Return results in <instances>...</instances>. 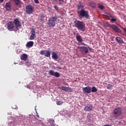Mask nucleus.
Masks as SVG:
<instances>
[{
	"label": "nucleus",
	"instance_id": "obj_40",
	"mask_svg": "<svg viewBox=\"0 0 126 126\" xmlns=\"http://www.w3.org/2000/svg\"><path fill=\"white\" fill-rule=\"evenodd\" d=\"M108 16H109L110 17H112V15H111V14H110V13H108Z\"/></svg>",
	"mask_w": 126,
	"mask_h": 126
},
{
	"label": "nucleus",
	"instance_id": "obj_9",
	"mask_svg": "<svg viewBox=\"0 0 126 126\" xmlns=\"http://www.w3.org/2000/svg\"><path fill=\"white\" fill-rule=\"evenodd\" d=\"M85 112H90L93 110V104H88L84 108Z\"/></svg>",
	"mask_w": 126,
	"mask_h": 126
},
{
	"label": "nucleus",
	"instance_id": "obj_11",
	"mask_svg": "<svg viewBox=\"0 0 126 126\" xmlns=\"http://www.w3.org/2000/svg\"><path fill=\"white\" fill-rule=\"evenodd\" d=\"M82 89L84 93H87L88 94L91 93V88L90 87H83Z\"/></svg>",
	"mask_w": 126,
	"mask_h": 126
},
{
	"label": "nucleus",
	"instance_id": "obj_8",
	"mask_svg": "<svg viewBox=\"0 0 126 126\" xmlns=\"http://www.w3.org/2000/svg\"><path fill=\"white\" fill-rule=\"evenodd\" d=\"M110 28L112 29L113 31L116 32V33H122V31L120 28L118 27V26H116V25H110Z\"/></svg>",
	"mask_w": 126,
	"mask_h": 126
},
{
	"label": "nucleus",
	"instance_id": "obj_13",
	"mask_svg": "<svg viewBox=\"0 0 126 126\" xmlns=\"http://www.w3.org/2000/svg\"><path fill=\"white\" fill-rule=\"evenodd\" d=\"M31 32H32V34L30 37V39L34 40V38H35V36H36V32H35V29L34 28L32 29Z\"/></svg>",
	"mask_w": 126,
	"mask_h": 126
},
{
	"label": "nucleus",
	"instance_id": "obj_19",
	"mask_svg": "<svg viewBox=\"0 0 126 126\" xmlns=\"http://www.w3.org/2000/svg\"><path fill=\"white\" fill-rule=\"evenodd\" d=\"M116 40L117 43H119V44H123V43H124V41L123 40V39L121 38V37H116Z\"/></svg>",
	"mask_w": 126,
	"mask_h": 126
},
{
	"label": "nucleus",
	"instance_id": "obj_7",
	"mask_svg": "<svg viewBox=\"0 0 126 126\" xmlns=\"http://www.w3.org/2000/svg\"><path fill=\"white\" fill-rule=\"evenodd\" d=\"M34 11V7L32 5H28L26 7V12L27 14H32Z\"/></svg>",
	"mask_w": 126,
	"mask_h": 126
},
{
	"label": "nucleus",
	"instance_id": "obj_6",
	"mask_svg": "<svg viewBox=\"0 0 126 126\" xmlns=\"http://www.w3.org/2000/svg\"><path fill=\"white\" fill-rule=\"evenodd\" d=\"M13 24L15 25V28H16L17 30H19V27H21V22H20V20L18 18L14 19L13 21Z\"/></svg>",
	"mask_w": 126,
	"mask_h": 126
},
{
	"label": "nucleus",
	"instance_id": "obj_24",
	"mask_svg": "<svg viewBox=\"0 0 126 126\" xmlns=\"http://www.w3.org/2000/svg\"><path fill=\"white\" fill-rule=\"evenodd\" d=\"M97 6L98 8L101 9V10H103V9H105V7L103 5L101 4L100 3L97 4Z\"/></svg>",
	"mask_w": 126,
	"mask_h": 126
},
{
	"label": "nucleus",
	"instance_id": "obj_43",
	"mask_svg": "<svg viewBox=\"0 0 126 126\" xmlns=\"http://www.w3.org/2000/svg\"><path fill=\"white\" fill-rule=\"evenodd\" d=\"M90 51H94V50H93V49H92V48H90Z\"/></svg>",
	"mask_w": 126,
	"mask_h": 126
},
{
	"label": "nucleus",
	"instance_id": "obj_26",
	"mask_svg": "<svg viewBox=\"0 0 126 126\" xmlns=\"http://www.w3.org/2000/svg\"><path fill=\"white\" fill-rule=\"evenodd\" d=\"M98 90H97V88H96V87H93L91 89V92L95 93L97 92Z\"/></svg>",
	"mask_w": 126,
	"mask_h": 126
},
{
	"label": "nucleus",
	"instance_id": "obj_34",
	"mask_svg": "<svg viewBox=\"0 0 126 126\" xmlns=\"http://www.w3.org/2000/svg\"><path fill=\"white\" fill-rule=\"evenodd\" d=\"M111 22H115V21H117V19L112 18V19H111Z\"/></svg>",
	"mask_w": 126,
	"mask_h": 126
},
{
	"label": "nucleus",
	"instance_id": "obj_3",
	"mask_svg": "<svg viewBox=\"0 0 126 126\" xmlns=\"http://www.w3.org/2000/svg\"><path fill=\"white\" fill-rule=\"evenodd\" d=\"M7 28L9 31H15V32L18 31L13 21H10L7 23Z\"/></svg>",
	"mask_w": 126,
	"mask_h": 126
},
{
	"label": "nucleus",
	"instance_id": "obj_25",
	"mask_svg": "<svg viewBox=\"0 0 126 126\" xmlns=\"http://www.w3.org/2000/svg\"><path fill=\"white\" fill-rule=\"evenodd\" d=\"M44 56L46 57V58H50L51 57V52L49 51H47L45 54Z\"/></svg>",
	"mask_w": 126,
	"mask_h": 126
},
{
	"label": "nucleus",
	"instance_id": "obj_15",
	"mask_svg": "<svg viewBox=\"0 0 126 126\" xmlns=\"http://www.w3.org/2000/svg\"><path fill=\"white\" fill-rule=\"evenodd\" d=\"M5 8L7 11H9L11 9V3L10 1L6 2L5 5Z\"/></svg>",
	"mask_w": 126,
	"mask_h": 126
},
{
	"label": "nucleus",
	"instance_id": "obj_44",
	"mask_svg": "<svg viewBox=\"0 0 126 126\" xmlns=\"http://www.w3.org/2000/svg\"><path fill=\"white\" fill-rule=\"evenodd\" d=\"M51 126H55V124H51Z\"/></svg>",
	"mask_w": 126,
	"mask_h": 126
},
{
	"label": "nucleus",
	"instance_id": "obj_18",
	"mask_svg": "<svg viewBox=\"0 0 126 126\" xmlns=\"http://www.w3.org/2000/svg\"><path fill=\"white\" fill-rule=\"evenodd\" d=\"M61 89L63 91H68V92H70V91H71V88H68L67 87H62Z\"/></svg>",
	"mask_w": 126,
	"mask_h": 126
},
{
	"label": "nucleus",
	"instance_id": "obj_4",
	"mask_svg": "<svg viewBox=\"0 0 126 126\" xmlns=\"http://www.w3.org/2000/svg\"><path fill=\"white\" fill-rule=\"evenodd\" d=\"M58 20V17L55 16L50 18L48 20V25L49 27H54L56 25V21Z\"/></svg>",
	"mask_w": 126,
	"mask_h": 126
},
{
	"label": "nucleus",
	"instance_id": "obj_41",
	"mask_svg": "<svg viewBox=\"0 0 126 126\" xmlns=\"http://www.w3.org/2000/svg\"><path fill=\"white\" fill-rule=\"evenodd\" d=\"M104 126H112V125L107 124V125H105Z\"/></svg>",
	"mask_w": 126,
	"mask_h": 126
},
{
	"label": "nucleus",
	"instance_id": "obj_45",
	"mask_svg": "<svg viewBox=\"0 0 126 126\" xmlns=\"http://www.w3.org/2000/svg\"><path fill=\"white\" fill-rule=\"evenodd\" d=\"M37 118H39V115H37Z\"/></svg>",
	"mask_w": 126,
	"mask_h": 126
},
{
	"label": "nucleus",
	"instance_id": "obj_37",
	"mask_svg": "<svg viewBox=\"0 0 126 126\" xmlns=\"http://www.w3.org/2000/svg\"><path fill=\"white\" fill-rule=\"evenodd\" d=\"M34 1L35 3H39V0H34Z\"/></svg>",
	"mask_w": 126,
	"mask_h": 126
},
{
	"label": "nucleus",
	"instance_id": "obj_42",
	"mask_svg": "<svg viewBox=\"0 0 126 126\" xmlns=\"http://www.w3.org/2000/svg\"><path fill=\"white\" fill-rule=\"evenodd\" d=\"M4 0H0V2H3Z\"/></svg>",
	"mask_w": 126,
	"mask_h": 126
},
{
	"label": "nucleus",
	"instance_id": "obj_27",
	"mask_svg": "<svg viewBox=\"0 0 126 126\" xmlns=\"http://www.w3.org/2000/svg\"><path fill=\"white\" fill-rule=\"evenodd\" d=\"M106 87L107 89H113V86L110 84H108Z\"/></svg>",
	"mask_w": 126,
	"mask_h": 126
},
{
	"label": "nucleus",
	"instance_id": "obj_28",
	"mask_svg": "<svg viewBox=\"0 0 126 126\" xmlns=\"http://www.w3.org/2000/svg\"><path fill=\"white\" fill-rule=\"evenodd\" d=\"M119 116H117L116 115H113L111 117V121H114L115 120H117V117Z\"/></svg>",
	"mask_w": 126,
	"mask_h": 126
},
{
	"label": "nucleus",
	"instance_id": "obj_21",
	"mask_svg": "<svg viewBox=\"0 0 126 126\" xmlns=\"http://www.w3.org/2000/svg\"><path fill=\"white\" fill-rule=\"evenodd\" d=\"M52 58L53 60H58V55L57 54V53H56L55 52H53L52 53Z\"/></svg>",
	"mask_w": 126,
	"mask_h": 126
},
{
	"label": "nucleus",
	"instance_id": "obj_23",
	"mask_svg": "<svg viewBox=\"0 0 126 126\" xmlns=\"http://www.w3.org/2000/svg\"><path fill=\"white\" fill-rule=\"evenodd\" d=\"M83 7H84V5L81 2H80L78 5V9H83Z\"/></svg>",
	"mask_w": 126,
	"mask_h": 126
},
{
	"label": "nucleus",
	"instance_id": "obj_46",
	"mask_svg": "<svg viewBox=\"0 0 126 126\" xmlns=\"http://www.w3.org/2000/svg\"><path fill=\"white\" fill-rule=\"evenodd\" d=\"M24 0V1H26V0Z\"/></svg>",
	"mask_w": 126,
	"mask_h": 126
},
{
	"label": "nucleus",
	"instance_id": "obj_32",
	"mask_svg": "<svg viewBox=\"0 0 126 126\" xmlns=\"http://www.w3.org/2000/svg\"><path fill=\"white\" fill-rule=\"evenodd\" d=\"M54 8L56 9V11H58V12L59 11V10H59V8L58 7V6L55 5V6H54Z\"/></svg>",
	"mask_w": 126,
	"mask_h": 126
},
{
	"label": "nucleus",
	"instance_id": "obj_16",
	"mask_svg": "<svg viewBox=\"0 0 126 126\" xmlns=\"http://www.w3.org/2000/svg\"><path fill=\"white\" fill-rule=\"evenodd\" d=\"M34 45V42L33 41H29L26 45V46L27 48H32V47H33V45Z\"/></svg>",
	"mask_w": 126,
	"mask_h": 126
},
{
	"label": "nucleus",
	"instance_id": "obj_35",
	"mask_svg": "<svg viewBox=\"0 0 126 126\" xmlns=\"http://www.w3.org/2000/svg\"><path fill=\"white\" fill-rule=\"evenodd\" d=\"M60 4H63V0H59Z\"/></svg>",
	"mask_w": 126,
	"mask_h": 126
},
{
	"label": "nucleus",
	"instance_id": "obj_20",
	"mask_svg": "<svg viewBox=\"0 0 126 126\" xmlns=\"http://www.w3.org/2000/svg\"><path fill=\"white\" fill-rule=\"evenodd\" d=\"M89 4V6H90L91 7H92L93 8H95V7H96V3H94V2H93V1L90 2Z\"/></svg>",
	"mask_w": 126,
	"mask_h": 126
},
{
	"label": "nucleus",
	"instance_id": "obj_33",
	"mask_svg": "<svg viewBox=\"0 0 126 126\" xmlns=\"http://www.w3.org/2000/svg\"><path fill=\"white\" fill-rule=\"evenodd\" d=\"M26 64L28 66H30L31 65V63H30V62H29L28 61L26 62Z\"/></svg>",
	"mask_w": 126,
	"mask_h": 126
},
{
	"label": "nucleus",
	"instance_id": "obj_48",
	"mask_svg": "<svg viewBox=\"0 0 126 126\" xmlns=\"http://www.w3.org/2000/svg\"><path fill=\"white\" fill-rule=\"evenodd\" d=\"M82 45H84V43H82Z\"/></svg>",
	"mask_w": 126,
	"mask_h": 126
},
{
	"label": "nucleus",
	"instance_id": "obj_10",
	"mask_svg": "<svg viewBox=\"0 0 126 126\" xmlns=\"http://www.w3.org/2000/svg\"><path fill=\"white\" fill-rule=\"evenodd\" d=\"M49 74L50 75H52V76H55L56 77H60V76H61L60 73L58 72H55V71L53 70H50L49 71Z\"/></svg>",
	"mask_w": 126,
	"mask_h": 126
},
{
	"label": "nucleus",
	"instance_id": "obj_31",
	"mask_svg": "<svg viewBox=\"0 0 126 126\" xmlns=\"http://www.w3.org/2000/svg\"><path fill=\"white\" fill-rule=\"evenodd\" d=\"M46 52H45V51L44 50H41L40 51V55H41L42 56H44V55H45Z\"/></svg>",
	"mask_w": 126,
	"mask_h": 126
},
{
	"label": "nucleus",
	"instance_id": "obj_47",
	"mask_svg": "<svg viewBox=\"0 0 126 126\" xmlns=\"http://www.w3.org/2000/svg\"><path fill=\"white\" fill-rule=\"evenodd\" d=\"M125 101H126V97H125Z\"/></svg>",
	"mask_w": 126,
	"mask_h": 126
},
{
	"label": "nucleus",
	"instance_id": "obj_22",
	"mask_svg": "<svg viewBox=\"0 0 126 126\" xmlns=\"http://www.w3.org/2000/svg\"><path fill=\"white\" fill-rule=\"evenodd\" d=\"M14 1L15 4L16 5L19 6L21 4V1L20 0H12Z\"/></svg>",
	"mask_w": 126,
	"mask_h": 126
},
{
	"label": "nucleus",
	"instance_id": "obj_12",
	"mask_svg": "<svg viewBox=\"0 0 126 126\" xmlns=\"http://www.w3.org/2000/svg\"><path fill=\"white\" fill-rule=\"evenodd\" d=\"M80 51L82 54L85 55L88 53V48L85 46H82L80 47Z\"/></svg>",
	"mask_w": 126,
	"mask_h": 126
},
{
	"label": "nucleus",
	"instance_id": "obj_39",
	"mask_svg": "<svg viewBox=\"0 0 126 126\" xmlns=\"http://www.w3.org/2000/svg\"><path fill=\"white\" fill-rule=\"evenodd\" d=\"M90 117H91L90 115V114L88 115L87 116V119H90Z\"/></svg>",
	"mask_w": 126,
	"mask_h": 126
},
{
	"label": "nucleus",
	"instance_id": "obj_1",
	"mask_svg": "<svg viewBox=\"0 0 126 126\" xmlns=\"http://www.w3.org/2000/svg\"><path fill=\"white\" fill-rule=\"evenodd\" d=\"M74 27L77 28L78 30H79L82 32H85V23L84 22L79 20H76L74 22Z\"/></svg>",
	"mask_w": 126,
	"mask_h": 126
},
{
	"label": "nucleus",
	"instance_id": "obj_38",
	"mask_svg": "<svg viewBox=\"0 0 126 126\" xmlns=\"http://www.w3.org/2000/svg\"><path fill=\"white\" fill-rule=\"evenodd\" d=\"M27 88H28V89H31V86L29 85H27Z\"/></svg>",
	"mask_w": 126,
	"mask_h": 126
},
{
	"label": "nucleus",
	"instance_id": "obj_17",
	"mask_svg": "<svg viewBox=\"0 0 126 126\" xmlns=\"http://www.w3.org/2000/svg\"><path fill=\"white\" fill-rule=\"evenodd\" d=\"M28 56L27 54H24L21 56V60L22 61H24V62H26V60H27Z\"/></svg>",
	"mask_w": 126,
	"mask_h": 126
},
{
	"label": "nucleus",
	"instance_id": "obj_2",
	"mask_svg": "<svg viewBox=\"0 0 126 126\" xmlns=\"http://www.w3.org/2000/svg\"><path fill=\"white\" fill-rule=\"evenodd\" d=\"M78 14L80 17H83L84 18L89 19V14H88V11L82 9L78 12Z\"/></svg>",
	"mask_w": 126,
	"mask_h": 126
},
{
	"label": "nucleus",
	"instance_id": "obj_5",
	"mask_svg": "<svg viewBox=\"0 0 126 126\" xmlns=\"http://www.w3.org/2000/svg\"><path fill=\"white\" fill-rule=\"evenodd\" d=\"M113 113L114 116H116L117 117H121L122 114V109H121L120 107L116 108L114 109Z\"/></svg>",
	"mask_w": 126,
	"mask_h": 126
},
{
	"label": "nucleus",
	"instance_id": "obj_14",
	"mask_svg": "<svg viewBox=\"0 0 126 126\" xmlns=\"http://www.w3.org/2000/svg\"><path fill=\"white\" fill-rule=\"evenodd\" d=\"M76 40L78 41V42H79V43H82V41H83V40L82 39V36L80 35L79 33H77L76 34Z\"/></svg>",
	"mask_w": 126,
	"mask_h": 126
},
{
	"label": "nucleus",
	"instance_id": "obj_30",
	"mask_svg": "<svg viewBox=\"0 0 126 126\" xmlns=\"http://www.w3.org/2000/svg\"><path fill=\"white\" fill-rule=\"evenodd\" d=\"M104 25L105 26V27H109L110 28V25H111L109 24V23L106 22L104 23Z\"/></svg>",
	"mask_w": 126,
	"mask_h": 126
},
{
	"label": "nucleus",
	"instance_id": "obj_29",
	"mask_svg": "<svg viewBox=\"0 0 126 126\" xmlns=\"http://www.w3.org/2000/svg\"><path fill=\"white\" fill-rule=\"evenodd\" d=\"M63 101H59L57 103V105L58 106H61V105H63Z\"/></svg>",
	"mask_w": 126,
	"mask_h": 126
},
{
	"label": "nucleus",
	"instance_id": "obj_36",
	"mask_svg": "<svg viewBox=\"0 0 126 126\" xmlns=\"http://www.w3.org/2000/svg\"><path fill=\"white\" fill-rule=\"evenodd\" d=\"M56 68H58L59 69H63V68H62V67L59 66V65H57L56 66Z\"/></svg>",
	"mask_w": 126,
	"mask_h": 126
}]
</instances>
